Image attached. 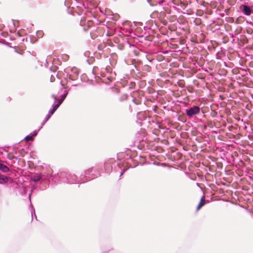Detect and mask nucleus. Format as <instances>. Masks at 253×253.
I'll use <instances>...</instances> for the list:
<instances>
[{
    "label": "nucleus",
    "instance_id": "obj_23",
    "mask_svg": "<svg viewBox=\"0 0 253 253\" xmlns=\"http://www.w3.org/2000/svg\"><path fill=\"white\" fill-rule=\"evenodd\" d=\"M135 84L133 83H131L129 85V88H133L134 87Z\"/></svg>",
    "mask_w": 253,
    "mask_h": 253
},
{
    "label": "nucleus",
    "instance_id": "obj_9",
    "mask_svg": "<svg viewBox=\"0 0 253 253\" xmlns=\"http://www.w3.org/2000/svg\"><path fill=\"white\" fill-rule=\"evenodd\" d=\"M104 170L106 173H110L112 170V165L111 163L105 162L104 164Z\"/></svg>",
    "mask_w": 253,
    "mask_h": 253
},
{
    "label": "nucleus",
    "instance_id": "obj_28",
    "mask_svg": "<svg viewBox=\"0 0 253 253\" xmlns=\"http://www.w3.org/2000/svg\"><path fill=\"white\" fill-rule=\"evenodd\" d=\"M52 79H53L52 76H51V78H50V81H51V82H53Z\"/></svg>",
    "mask_w": 253,
    "mask_h": 253
},
{
    "label": "nucleus",
    "instance_id": "obj_11",
    "mask_svg": "<svg viewBox=\"0 0 253 253\" xmlns=\"http://www.w3.org/2000/svg\"><path fill=\"white\" fill-rule=\"evenodd\" d=\"M242 11L246 15H250L251 13L252 10L248 5H244L243 6Z\"/></svg>",
    "mask_w": 253,
    "mask_h": 253
},
{
    "label": "nucleus",
    "instance_id": "obj_3",
    "mask_svg": "<svg viewBox=\"0 0 253 253\" xmlns=\"http://www.w3.org/2000/svg\"><path fill=\"white\" fill-rule=\"evenodd\" d=\"M79 71L78 68L73 67L71 69V73H68L66 75V79L68 82L76 81L79 78Z\"/></svg>",
    "mask_w": 253,
    "mask_h": 253
},
{
    "label": "nucleus",
    "instance_id": "obj_18",
    "mask_svg": "<svg viewBox=\"0 0 253 253\" xmlns=\"http://www.w3.org/2000/svg\"><path fill=\"white\" fill-rule=\"evenodd\" d=\"M61 105L60 102H57V103L56 105H54V104L52 105V107L54 108L55 110H56L58 107Z\"/></svg>",
    "mask_w": 253,
    "mask_h": 253
},
{
    "label": "nucleus",
    "instance_id": "obj_14",
    "mask_svg": "<svg viewBox=\"0 0 253 253\" xmlns=\"http://www.w3.org/2000/svg\"><path fill=\"white\" fill-rule=\"evenodd\" d=\"M205 204H206V201L204 199V196H203L201 199V201H200L198 206H197V210H199L201 208V207H202L203 206H204L205 205Z\"/></svg>",
    "mask_w": 253,
    "mask_h": 253
},
{
    "label": "nucleus",
    "instance_id": "obj_8",
    "mask_svg": "<svg viewBox=\"0 0 253 253\" xmlns=\"http://www.w3.org/2000/svg\"><path fill=\"white\" fill-rule=\"evenodd\" d=\"M8 180H10V183H12L13 180L9 177L4 176L0 174V184H4L8 182Z\"/></svg>",
    "mask_w": 253,
    "mask_h": 253
},
{
    "label": "nucleus",
    "instance_id": "obj_20",
    "mask_svg": "<svg viewBox=\"0 0 253 253\" xmlns=\"http://www.w3.org/2000/svg\"><path fill=\"white\" fill-rule=\"evenodd\" d=\"M31 214H32V218H33V215H35L34 218L37 219V216L35 213V210L34 209V208L32 207V211H31Z\"/></svg>",
    "mask_w": 253,
    "mask_h": 253
},
{
    "label": "nucleus",
    "instance_id": "obj_29",
    "mask_svg": "<svg viewBox=\"0 0 253 253\" xmlns=\"http://www.w3.org/2000/svg\"><path fill=\"white\" fill-rule=\"evenodd\" d=\"M1 35H2V36L3 37H5V34H4V33H2V34H1Z\"/></svg>",
    "mask_w": 253,
    "mask_h": 253
},
{
    "label": "nucleus",
    "instance_id": "obj_1",
    "mask_svg": "<svg viewBox=\"0 0 253 253\" xmlns=\"http://www.w3.org/2000/svg\"><path fill=\"white\" fill-rule=\"evenodd\" d=\"M102 166H97L96 167H91L86 170L84 173L81 174L78 183H85L88 181L94 179L95 177L100 176V174L98 173L101 169H102Z\"/></svg>",
    "mask_w": 253,
    "mask_h": 253
},
{
    "label": "nucleus",
    "instance_id": "obj_30",
    "mask_svg": "<svg viewBox=\"0 0 253 253\" xmlns=\"http://www.w3.org/2000/svg\"><path fill=\"white\" fill-rule=\"evenodd\" d=\"M60 84H61L62 86H64V84H62V81L60 82Z\"/></svg>",
    "mask_w": 253,
    "mask_h": 253
},
{
    "label": "nucleus",
    "instance_id": "obj_4",
    "mask_svg": "<svg viewBox=\"0 0 253 253\" xmlns=\"http://www.w3.org/2000/svg\"><path fill=\"white\" fill-rule=\"evenodd\" d=\"M200 110L201 109L199 106L194 105L186 110V114L187 116L191 118L194 115L199 114Z\"/></svg>",
    "mask_w": 253,
    "mask_h": 253
},
{
    "label": "nucleus",
    "instance_id": "obj_10",
    "mask_svg": "<svg viewBox=\"0 0 253 253\" xmlns=\"http://www.w3.org/2000/svg\"><path fill=\"white\" fill-rule=\"evenodd\" d=\"M37 134H38V132L36 130H35L33 132L31 133L30 134L27 135L25 137L24 139L27 142H28L29 141H33L34 139L33 137L34 136H37Z\"/></svg>",
    "mask_w": 253,
    "mask_h": 253
},
{
    "label": "nucleus",
    "instance_id": "obj_6",
    "mask_svg": "<svg viewBox=\"0 0 253 253\" xmlns=\"http://www.w3.org/2000/svg\"><path fill=\"white\" fill-rule=\"evenodd\" d=\"M116 76V73L114 72L111 74H108L107 76H105L106 79H104V82L106 84H109L110 82H111L113 80L115 79V77Z\"/></svg>",
    "mask_w": 253,
    "mask_h": 253
},
{
    "label": "nucleus",
    "instance_id": "obj_17",
    "mask_svg": "<svg viewBox=\"0 0 253 253\" xmlns=\"http://www.w3.org/2000/svg\"><path fill=\"white\" fill-rule=\"evenodd\" d=\"M51 116V115L50 114L48 113V114L46 115V116L45 117L42 124H43L45 122H47L49 119V118H50Z\"/></svg>",
    "mask_w": 253,
    "mask_h": 253
},
{
    "label": "nucleus",
    "instance_id": "obj_24",
    "mask_svg": "<svg viewBox=\"0 0 253 253\" xmlns=\"http://www.w3.org/2000/svg\"><path fill=\"white\" fill-rule=\"evenodd\" d=\"M51 97L54 98V99L55 100V101H56L57 100V96L55 95V94H52Z\"/></svg>",
    "mask_w": 253,
    "mask_h": 253
},
{
    "label": "nucleus",
    "instance_id": "obj_15",
    "mask_svg": "<svg viewBox=\"0 0 253 253\" xmlns=\"http://www.w3.org/2000/svg\"><path fill=\"white\" fill-rule=\"evenodd\" d=\"M127 97L128 96L126 94H124L120 97V98H119V100L120 101V102H123L125 100H127Z\"/></svg>",
    "mask_w": 253,
    "mask_h": 253
},
{
    "label": "nucleus",
    "instance_id": "obj_5",
    "mask_svg": "<svg viewBox=\"0 0 253 253\" xmlns=\"http://www.w3.org/2000/svg\"><path fill=\"white\" fill-rule=\"evenodd\" d=\"M77 181V176L75 174L68 173L67 183L74 184Z\"/></svg>",
    "mask_w": 253,
    "mask_h": 253
},
{
    "label": "nucleus",
    "instance_id": "obj_22",
    "mask_svg": "<svg viewBox=\"0 0 253 253\" xmlns=\"http://www.w3.org/2000/svg\"><path fill=\"white\" fill-rule=\"evenodd\" d=\"M7 158H8V159L10 160H12L13 159L18 160V157L14 156H10L9 155H7Z\"/></svg>",
    "mask_w": 253,
    "mask_h": 253
},
{
    "label": "nucleus",
    "instance_id": "obj_2",
    "mask_svg": "<svg viewBox=\"0 0 253 253\" xmlns=\"http://www.w3.org/2000/svg\"><path fill=\"white\" fill-rule=\"evenodd\" d=\"M51 173V170H48L47 172L41 174L35 173L32 176V179L35 182L41 180L46 184H49L50 180L51 179L55 183H58V181H57L56 176L55 175H52Z\"/></svg>",
    "mask_w": 253,
    "mask_h": 253
},
{
    "label": "nucleus",
    "instance_id": "obj_25",
    "mask_svg": "<svg viewBox=\"0 0 253 253\" xmlns=\"http://www.w3.org/2000/svg\"><path fill=\"white\" fill-rule=\"evenodd\" d=\"M32 192H31V193L29 194V199L30 200L31 199V196L32 195Z\"/></svg>",
    "mask_w": 253,
    "mask_h": 253
},
{
    "label": "nucleus",
    "instance_id": "obj_7",
    "mask_svg": "<svg viewBox=\"0 0 253 253\" xmlns=\"http://www.w3.org/2000/svg\"><path fill=\"white\" fill-rule=\"evenodd\" d=\"M68 173L66 172H62L58 174V177L59 179V181L66 183L68 179Z\"/></svg>",
    "mask_w": 253,
    "mask_h": 253
},
{
    "label": "nucleus",
    "instance_id": "obj_19",
    "mask_svg": "<svg viewBox=\"0 0 253 253\" xmlns=\"http://www.w3.org/2000/svg\"><path fill=\"white\" fill-rule=\"evenodd\" d=\"M31 214H32V218H33V215H35L34 218L37 219V216L35 213V210L34 209V208L32 207V211H31Z\"/></svg>",
    "mask_w": 253,
    "mask_h": 253
},
{
    "label": "nucleus",
    "instance_id": "obj_26",
    "mask_svg": "<svg viewBox=\"0 0 253 253\" xmlns=\"http://www.w3.org/2000/svg\"><path fill=\"white\" fill-rule=\"evenodd\" d=\"M132 101L134 103H135V104H137V103L135 102V99H132Z\"/></svg>",
    "mask_w": 253,
    "mask_h": 253
},
{
    "label": "nucleus",
    "instance_id": "obj_16",
    "mask_svg": "<svg viewBox=\"0 0 253 253\" xmlns=\"http://www.w3.org/2000/svg\"><path fill=\"white\" fill-rule=\"evenodd\" d=\"M105 70L108 74H111L114 72H113L112 69L110 66H107L105 68Z\"/></svg>",
    "mask_w": 253,
    "mask_h": 253
},
{
    "label": "nucleus",
    "instance_id": "obj_12",
    "mask_svg": "<svg viewBox=\"0 0 253 253\" xmlns=\"http://www.w3.org/2000/svg\"><path fill=\"white\" fill-rule=\"evenodd\" d=\"M0 170L3 172H8L10 169L6 165L0 162Z\"/></svg>",
    "mask_w": 253,
    "mask_h": 253
},
{
    "label": "nucleus",
    "instance_id": "obj_21",
    "mask_svg": "<svg viewBox=\"0 0 253 253\" xmlns=\"http://www.w3.org/2000/svg\"><path fill=\"white\" fill-rule=\"evenodd\" d=\"M55 111H56V110H55V109L52 107V108H51L49 109V111H48V113H49V114H50L51 115H53V114L54 113V112H55Z\"/></svg>",
    "mask_w": 253,
    "mask_h": 253
},
{
    "label": "nucleus",
    "instance_id": "obj_27",
    "mask_svg": "<svg viewBox=\"0 0 253 253\" xmlns=\"http://www.w3.org/2000/svg\"><path fill=\"white\" fill-rule=\"evenodd\" d=\"M124 172V170H123V171L121 172V174H120V177H121V176H122V175L123 174Z\"/></svg>",
    "mask_w": 253,
    "mask_h": 253
},
{
    "label": "nucleus",
    "instance_id": "obj_13",
    "mask_svg": "<svg viewBox=\"0 0 253 253\" xmlns=\"http://www.w3.org/2000/svg\"><path fill=\"white\" fill-rule=\"evenodd\" d=\"M68 94V91L67 90H65L64 93L61 95V98L59 100H58L57 102H60V104H61L63 101L64 100V99L66 98Z\"/></svg>",
    "mask_w": 253,
    "mask_h": 253
}]
</instances>
